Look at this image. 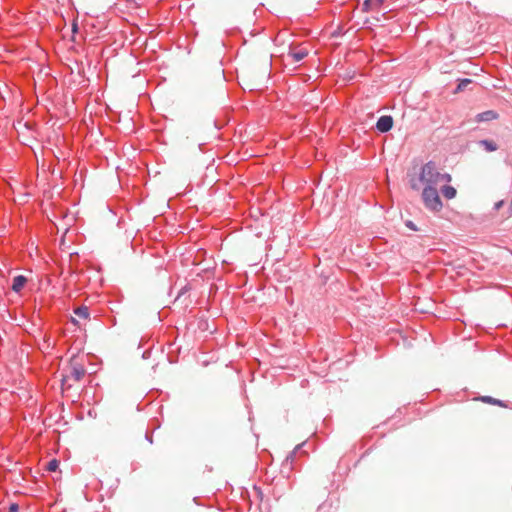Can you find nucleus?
I'll return each mask as SVG.
<instances>
[{
	"label": "nucleus",
	"instance_id": "1",
	"mask_svg": "<svg viewBox=\"0 0 512 512\" xmlns=\"http://www.w3.org/2000/svg\"><path fill=\"white\" fill-rule=\"evenodd\" d=\"M440 172L437 169L435 162L429 161L421 168L419 181L425 186L436 187L439 184Z\"/></svg>",
	"mask_w": 512,
	"mask_h": 512
},
{
	"label": "nucleus",
	"instance_id": "2",
	"mask_svg": "<svg viewBox=\"0 0 512 512\" xmlns=\"http://www.w3.org/2000/svg\"><path fill=\"white\" fill-rule=\"evenodd\" d=\"M422 199L425 207L429 210L439 211L443 206L436 187L425 186L422 192Z\"/></svg>",
	"mask_w": 512,
	"mask_h": 512
},
{
	"label": "nucleus",
	"instance_id": "3",
	"mask_svg": "<svg viewBox=\"0 0 512 512\" xmlns=\"http://www.w3.org/2000/svg\"><path fill=\"white\" fill-rule=\"evenodd\" d=\"M305 443L298 444L285 458L282 463V473L289 474L293 469V464L295 459L299 453L304 454L305 452L302 450Z\"/></svg>",
	"mask_w": 512,
	"mask_h": 512
},
{
	"label": "nucleus",
	"instance_id": "4",
	"mask_svg": "<svg viewBox=\"0 0 512 512\" xmlns=\"http://www.w3.org/2000/svg\"><path fill=\"white\" fill-rule=\"evenodd\" d=\"M86 374V370L83 365L78 363H72L70 368V375L65 376L62 379V385L67 381L68 378H72L75 381H80Z\"/></svg>",
	"mask_w": 512,
	"mask_h": 512
},
{
	"label": "nucleus",
	"instance_id": "5",
	"mask_svg": "<svg viewBox=\"0 0 512 512\" xmlns=\"http://www.w3.org/2000/svg\"><path fill=\"white\" fill-rule=\"evenodd\" d=\"M393 123L392 116L383 115L377 120L376 129L381 133H386L392 129Z\"/></svg>",
	"mask_w": 512,
	"mask_h": 512
},
{
	"label": "nucleus",
	"instance_id": "6",
	"mask_svg": "<svg viewBox=\"0 0 512 512\" xmlns=\"http://www.w3.org/2000/svg\"><path fill=\"white\" fill-rule=\"evenodd\" d=\"M498 117L497 112L494 110H487L476 115L477 122H488Z\"/></svg>",
	"mask_w": 512,
	"mask_h": 512
},
{
	"label": "nucleus",
	"instance_id": "7",
	"mask_svg": "<svg viewBox=\"0 0 512 512\" xmlns=\"http://www.w3.org/2000/svg\"><path fill=\"white\" fill-rule=\"evenodd\" d=\"M27 282V278L23 275H18L14 277L13 284H12V290L16 293L20 292L24 285Z\"/></svg>",
	"mask_w": 512,
	"mask_h": 512
},
{
	"label": "nucleus",
	"instance_id": "8",
	"mask_svg": "<svg viewBox=\"0 0 512 512\" xmlns=\"http://www.w3.org/2000/svg\"><path fill=\"white\" fill-rule=\"evenodd\" d=\"M479 145L484 147V149L487 152H493V151H496L498 149L497 144L494 141L488 140V139L480 140L479 141Z\"/></svg>",
	"mask_w": 512,
	"mask_h": 512
},
{
	"label": "nucleus",
	"instance_id": "9",
	"mask_svg": "<svg viewBox=\"0 0 512 512\" xmlns=\"http://www.w3.org/2000/svg\"><path fill=\"white\" fill-rule=\"evenodd\" d=\"M480 400L484 403L497 405V406L505 407V408L507 407V404L504 401L493 398L491 396H482V397H480Z\"/></svg>",
	"mask_w": 512,
	"mask_h": 512
},
{
	"label": "nucleus",
	"instance_id": "10",
	"mask_svg": "<svg viewBox=\"0 0 512 512\" xmlns=\"http://www.w3.org/2000/svg\"><path fill=\"white\" fill-rule=\"evenodd\" d=\"M74 314L82 319H88L89 318V309L87 306H79L74 309Z\"/></svg>",
	"mask_w": 512,
	"mask_h": 512
},
{
	"label": "nucleus",
	"instance_id": "11",
	"mask_svg": "<svg viewBox=\"0 0 512 512\" xmlns=\"http://www.w3.org/2000/svg\"><path fill=\"white\" fill-rule=\"evenodd\" d=\"M442 194L447 199H452L456 196V189L452 186L445 185L441 189Z\"/></svg>",
	"mask_w": 512,
	"mask_h": 512
},
{
	"label": "nucleus",
	"instance_id": "12",
	"mask_svg": "<svg viewBox=\"0 0 512 512\" xmlns=\"http://www.w3.org/2000/svg\"><path fill=\"white\" fill-rule=\"evenodd\" d=\"M308 55L307 50L300 49L298 51H292L290 52V56L293 58L295 62H299L303 60Z\"/></svg>",
	"mask_w": 512,
	"mask_h": 512
},
{
	"label": "nucleus",
	"instance_id": "13",
	"mask_svg": "<svg viewBox=\"0 0 512 512\" xmlns=\"http://www.w3.org/2000/svg\"><path fill=\"white\" fill-rule=\"evenodd\" d=\"M472 83V80L469 79V78H464V79H460L458 84H457V87L455 89V93H458V92H461V91H464L466 89V87Z\"/></svg>",
	"mask_w": 512,
	"mask_h": 512
},
{
	"label": "nucleus",
	"instance_id": "14",
	"mask_svg": "<svg viewBox=\"0 0 512 512\" xmlns=\"http://www.w3.org/2000/svg\"><path fill=\"white\" fill-rule=\"evenodd\" d=\"M59 467V461L57 459H52L47 464V470L50 472H55Z\"/></svg>",
	"mask_w": 512,
	"mask_h": 512
},
{
	"label": "nucleus",
	"instance_id": "15",
	"mask_svg": "<svg viewBox=\"0 0 512 512\" xmlns=\"http://www.w3.org/2000/svg\"><path fill=\"white\" fill-rule=\"evenodd\" d=\"M450 182L451 181V176L450 174L448 173H440V177H439V183L440 182Z\"/></svg>",
	"mask_w": 512,
	"mask_h": 512
},
{
	"label": "nucleus",
	"instance_id": "16",
	"mask_svg": "<svg viewBox=\"0 0 512 512\" xmlns=\"http://www.w3.org/2000/svg\"><path fill=\"white\" fill-rule=\"evenodd\" d=\"M405 225H406V227H408L409 229H411L413 231H417L418 230L417 226L411 220L406 221Z\"/></svg>",
	"mask_w": 512,
	"mask_h": 512
},
{
	"label": "nucleus",
	"instance_id": "17",
	"mask_svg": "<svg viewBox=\"0 0 512 512\" xmlns=\"http://www.w3.org/2000/svg\"><path fill=\"white\" fill-rule=\"evenodd\" d=\"M19 506L17 503H11L9 506V512H18Z\"/></svg>",
	"mask_w": 512,
	"mask_h": 512
},
{
	"label": "nucleus",
	"instance_id": "18",
	"mask_svg": "<svg viewBox=\"0 0 512 512\" xmlns=\"http://www.w3.org/2000/svg\"><path fill=\"white\" fill-rule=\"evenodd\" d=\"M18 125H19V126H23L24 128H26V129H28V130H30V129L32 128V126H31V124H30L29 122H24V123H23L22 121H19V122H18Z\"/></svg>",
	"mask_w": 512,
	"mask_h": 512
},
{
	"label": "nucleus",
	"instance_id": "19",
	"mask_svg": "<svg viewBox=\"0 0 512 512\" xmlns=\"http://www.w3.org/2000/svg\"><path fill=\"white\" fill-rule=\"evenodd\" d=\"M371 4V0H365L363 3V10L368 11Z\"/></svg>",
	"mask_w": 512,
	"mask_h": 512
},
{
	"label": "nucleus",
	"instance_id": "20",
	"mask_svg": "<svg viewBox=\"0 0 512 512\" xmlns=\"http://www.w3.org/2000/svg\"><path fill=\"white\" fill-rule=\"evenodd\" d=\"M145 439H146L150 444H152V443H153V437H152V434H151V433L146 432V434H145Z\"/></svg>",
	"mask_w": 512,
	"mask_h": 512
},
{
	"label": "nucleus",
	"instance_id": "21",
	"mask_svg": "<svg viewBox=\"0 0 512 512\" xmlns=\"http://www.w3.org/2000/svg\"><path fill=\"white\" fill-rule=\"evenodd\" d=\"M503 204H504L503 200L496 202L495 205H494V209L495 210H499L502 207Z\"/></svg>",
	"mask_w": 512,
	"mask_h": 512
},
{
	"label": "nucleus",
	"instance_id": "22",
	"mask_svg": "<svg viewBox=\"0 0 512 512\" xmlns=\"http://www.w3.org/2000/svg\"><path fill=\"white\" fill-rule=\"evenodd\" d=\"M412 189L417 190L419 189L418 185L416 183L411 184Z\"/></svg>",
	"mask_w": 512,
	"mask_h": 512
},
{
	"label": "nucleus",
	"instance_id": "23",
	"mask_svg": "<svg viewBox=\"0 0 512 512\" xmlns=\"http://www.w3.org/2000/svg\"><path fill=\"white\" fill-rule=\"evenodd\" d=\"M71 322H72L73 324H75V325H77V324H78V321H77L75 318H71Z\"/></svg>",
	"mask_w": 512,
	"mask_h": 512
},
{
	"label": "nucleus",
	"instance_id": "24",
	"mask_svg": "<svg viewBox=\"0 0 512 512\" xmlns=\"http://www.w3.org/2000/svg\"><path fill=\"white\" fill-rule=\"evenodd\" d=\"M77 30H78L77 25H76V24H73V32H77Z\"/></svg>",
	"mask_w": 512,
	"mask_h": 512
},
{
	"label": "nucleus",
	"instance_id": "25",
	"mask_svg": "<svg viewBox=\"0 0 512 512\" xmlns=\"http://www.w3.org/2000/svg\"><path fill=\"white\" fill-rule=\"evenodd\" d=\"M379 2H382L383 0H378Z\"/></svg>",
	"mask_w": 512,
	"mask_h": 512
}]
</instances>
